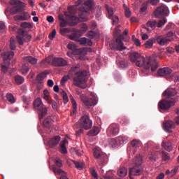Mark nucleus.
Instances as JSON below:
<instances>
[{
	"mask_svg": "<svg viewBox=\"0 0 179 179\" xmlns=\"http://www.w3.org/2000/svg\"><path fill=\"white\" fill-rule=\"evenodd\" d=\"M129 59L138 68H144V69H150L151 68L152 72L156 71L159 68V63L153 57H145L138 52H133L130 55Z\"/></svg>",
	"mask_w": 179,
	"mask_h": 179,
	"instance_id": "1",
	"label": "nucleus"
},
{
	"mask_svg": "<svg viewBox=\"0 0 179 179\" xmlns=\"http://www.w3.org/2000/svg\"><path fill=\"white\" fill-rule=\"evenodd\" d=\"M73 85L81 89L87 87V71L83 70L76 73L73 77Z\"/></svg>",
	"mask_w": 179,
	"mask_h": 179,
	"instance_id": "2",
	"label": "nucleus"
},
{
	"mask_svg": "<svg viewBox=\"0 0 179 179\" xmlns=\"http://www.w3.org/2000/svg\"><path fill=\"white\" fill-rule=\"evenodd\" d=\"M34 107L38 111L39 120H43L45 115H47L48 110L47 107L44 106L41 99L37 98L34 102Z\"/></svg>",
	"mask_w": 179,
	"mask_h": 179,
	"instance_id": "3",
	"label": "nucleus"
},
{
	"mask_svg": "<svg viewBox=\"0 0 179 179\" xmlns=\"http://www.w3.org/2000/svg\"><path fill=\"white\" fill-rule=\"evenodd\" d=\"M45 62H47V64L52 63V64L54 65L55 66H60V67L66 66V65H68V62L65 60V59L62 57L52 58L51 57H47L46 59L43 60L41 64L43 65V64H45Z\"/></svg>",
	"mask_w": 179,
	"mask_h": 179,
	"instance_id": "4",
	"label": "nucleus"
},
{
	"mask_svg": "<svg viewBox=\"0 0 179 179\" xmlns=\"http://www.w3.org/2000/svg\"><path fill=\"white\" fill-rule=\"evenodd\" d=\"M142 157H136L134 159V166L129 170V176H141L142 174Z\"/></svg>",
	"mask_w": 179,
	"mask_h": 179,
	"instance_id": "5",
	"label": "nucleus"
},
{
	"mask_svg": "<svg viewBox=\"0 0 179 179\" xmlns=\"http://www.w3.org/2000/svg\"><path fill=\"white\" fill-rule=\"evenodd\" d=\"M31 40V35L27 34L23 29H19L18 35L17 36V41L20 45H23L24 43H29Z\"/></svg>",
	"mask_w": 179,
	"mask_h": 179,
	"instance_id": "6",
	"label": "nucleus"
},
{
	"mask_svg": "<svg viewBox=\"0 0 179 179\" xmlns=\"http://www.w3.org/2000/svg\"><path fill=\"white\" fill-rule=\"evenodd\" d=\"M80 128H83L85 131H87L92 128L93 122L90 120V117L88 115H84L78 122Z\"/></svg>",
	"mask_w": 179,
	"mask_h": 179,
	"instance_id": "7",
	"label": "nucleus"
},
{
	"mask_svg": "<svg viewBox=\"0 0 179 179\" xmlns=\"http://www.w3.org/2000/svg\"><path fill=\"white\" fill-rule=\"evenodd\" d=\"M124 40V36L120 35L114 45H110L111 50H116V51H124V50H127V47L124 46V43L122 42Z\"/></svg>",
	"mask_w": 179,
	"mask_h": 179,
	"instance_id": "8",
	"label": "nucleus"
},
{
	"mask_svg": "<svg viewBox=\"0 0 179 179\" xmlns=\"http://www.w3.org/2000/svg\"><path fill=\"white\" fill-rule=\"evenodd\" d=\"M155 17H163V16H169V8L166 6L162 5L157 7L155 11Z\"/></svg>",
	"mask_w": 179,
	"mask_h": 179,
	"instance_id": "9",
	"label": "nucleus"
},
{
	"mask_svg": "<svg viewBox=\"0 0 179 179\" xmlns=\"http://www.w3.org/2000/svg\"><path fill=\"white\" fill-rule=\"evenodd\" d=\"M80 98L86 107L90 108L97 104V101L95 98H87L85 94H81Z\"/></svg>",
	"mask_w": 179,
	"mask_h": 179,
	"instance_id": "10",
	"label": "nucleus"
},
{
	"mask_svg": "<svg viewBox=\"0 0 179 179\" xmlns=\"http://www.w3.org/2000/svg\"><path fill=\"white\" fill-rule=\"evenodd\" d=\"M106 132L108 136H116L120 134V125L115 123L111 124L107 129Z\"/></svg>",
	"mask_w": 179,
	"mask_h": 179,
	"instance_id": "11",
	"label": "nucleus"
},
{
	"mask_svg": "<svg viewBox=\"0 0 179 179\" xmlns=\"http://www.w3.org/2000/svg\"><path fill=\"white\" fill-rule=\"evenodd\" d=\"M131 148H127V153H129V156H135V155H136V148L141 146V142L136 139H134L131 141Z\"/></svg>",
	"mask_w": 179,
	"mask_h": 179,
	"instance_id": "12",
	"label": "nucleus"
},
{
	"mask_svg": "<svg viewBox=\"0 0 179 179\" xmlns=\"http://www.w3.org/2000/svg\"><path fill=\"white\" fill-rule=\"evenodd\" d=\"M67 48L71 50V51H75L76 50V54H78V55H87V49H86V48L76 49V45H75L73 42H70L68 44Z\"/></svg>",
	"mask_w": 179,
	"mask_h": 179,
	"instance_id": "13",
	"label": "nucleus"
},
{
	"mask_svg": "<svg viewBox=\"0 0 179 179\" xmlns=\"http://www.w3.org/2000/svg\"><path fill=\"white\" fill-rule=\"evenodd\" d=\"M92 6H93V1L87 0L83 3V5L79 8V10L83 13H89V10L92 9Z\"/></svg>",
	"mask_w": 179,
	"mask_h": 179,
	"instance_id": "14",
	"label": "nucleus"
},
{
	"mask_svg": "<svg viewBox=\"0 0 179 179\" xmlns=\"http://www.w3.org/2000/svg\"><path fill=\"white\" fill-rule=\"evenodd\" d=\"M64 16L68 21V26L73 27L79 23V18L76 16L71 15L68 13H65Z\"/></svg>",
	"mask_w": 179,
	"mask_h": 179,
	"instance_id": "15",
	"label": "nucleus"
},
{
	"mask_svg": "<svg viewBox=\"0 0 179 179\" xmlns=\"http://www.w3.org/2000/svg\"><path fill=\"white\" fill-rule=\"evenodd\" d=\"M162 128L165 132L171 134V132H173V130L171 129H174V128H176V124L171 120H168L163 123Z\"/></svg>",
	"mask_w": 179,
	"mask_h": 179,
	"instance_id": "16",
	"label": "nucleus"
},
{
	"mask_svg": "<svg viewBox=\"0 0 179 179\" xmlns=\"http://www.w3.org/2000/svg\"><path fill=\"white\" fill-rule=\"evenodd\" d=\"M60 141H61V136H55L48 140V145L49 148L52 149L53 148H55V146L58 145V143H59Z\"/></svg>",
	"mask_w": 179,
	"mask_h": 179,
	"instance_id": "17",
	"label": "nucleus"
},
{
	"mask_svg": "<svg viewBox=\"0 0 179 179\" xmlns=\"http://www.w3.org/2000/svg\"><path fill=\"white\" fill-rule=\"evenodd\" d=\"M171 106H174V102L169 101L167 100H162L159 102L158 106L161 110H169Z\"/></svg>",
	"mask_w": 179,
	"mask_h": 179,
	"instance_id": "18",
	"label": "nucleus"
},
{
	"mask_svg": "<svg viewBox=\"0 0 179 179\" xmlns=\"http://www.w3.org/2000/svg\"><path fill=\"white\" fill-rule=\"evenodd\" d=\"M1 57L3 62H10V59L15 57V52L13 51L3 52L1 54Z\"/></svg>",
	"mask_w": 179,
	"mask_h": 179,
	"instance_id": "19",
	"label": "nucleus"
},
{
	"mask_svg": "<svg viewBox=\"0 0 179 179\" xmlns=\"http://www.w3.org/2000/svg\"><path fill=\"white\" fill-rule=\"evenodd\" d=\"M173 72V70L169 67H164L162 69H159L157 71V74L159 76H169Z\"/></svg>",
	"mask_w": 179,
	"mask_h": 179,
	"instance_id": "20",
	"label": "nucleus"
},
{
	"mask_svg": "<svg viewBox=\"0 0 179 179\" xmlns=\"http://www.w3.org/2000/svg\"><path fill=\"white\" fill-rule=\"evenodd\" d=\"M164 96L169 99L170 97H174L177 94V90L173 88H168L164 92Z\"/></svg>",
	"mask_w": 179,
	"mask_h": 179,
	"instance_id": "21",
	"label": "nucleus"
},
{
	"mask_svg": "<svg viewBox=\"0 0 179 179\" xmlns=\"http://www.w3.org/2000/svg\"><path fill=\"white\" fill-rule=\"evenodd\" d=\"M170 42H171V38L169 37L158 36L157 38V43H158L159 45H166V44Z\"/></svg>",
	"mask_w": 179,
	"mask_h": 179,
	"instance_id": "22",
	"label": "nucleus"
},
{
	"mask_svg": "<svg viewBox=\"0 0 179 179\" xmlns=\"http://www.w3.org/2000/svg\"><path fill=\"white\" fill-rule=\"evenodd\" d=\"M23 61L27 64H30L31 65H36L37 64V59L33 57L32 56H26L23 57Z\"/></svg>",
	"mask_w": 179,
	"mask_h": 179,
	"instance_id": "23",
	"label": "nucleus"
},
{
	"mask_svg": "<svg viewBox=\"0 0 179 179\" xmlns=\"http://www.w3.org/2000/svg\"><path fill=\"white\" fill-rule=\"evenodd\" d=\"M93 153L94 157H106L107 156L106 153L101 151V149L97 148L93 149Z\"/></svg>",
	"mask_w": 179,
	"mask_h": 179,
	"instance_id": "24",
	"label": "nucleus"
},
{
	"mask_svg": "<svg viewBox=\"0 0 179 179\" xmlns=\"http://www.w3.org/2000/svg\"><path fill=\"white\" fill-rule=\"evenodd\" d=\"M117 65L119 68L122 69H125V68H128L129 64L128 62L125 60V59H120L117 61Z\"/></svg>",
	"mask_w": 179,
	"mask_h": 179,
	"instance_id": "25",
	"label": "nucleus"
},
{
	"mask_svg": "<svg viewBox=\"0 0 179 179\" xmlns=\"http://www.w3.org/2000/svg\"><path fill=\"white\" fill-rule=\"evenodd\" d=\"M53 171L55 174H60L61 177L60 179H69L66 176L65 171H62L61 169H58L57 167H53Z\"/></svg>",
	"mask_w": 179,
	"mask_h": 179,
	"instance_id": "26",
	"label": "nucleus"
},
{
	"mask_svg": "<svg viewBox=\"0 0 179 179\" xmlns=\"http://www.w3.org/2000/svg\"><path fill=\"white\" fill-rule=\"evenodd\" d=\"M58 19L59 20L60 27H66L68 26V20H66V18L65 20V18L64 17V15L59 14Z\"/></svg>",
	"mask_w": 179,
	"mask_h": 179,
	"instance_id": "27",
	"label": "nucleus"
},
{
	"mask_svg": "<svg viewBox=\"0 0 179 179\" xmlns=\"http://www.w3.org/2000/svg\"><path fill=\"white\" fill-rule=\"evenodd\" d=\"M77 43H80V45H92V41L89 38H81L78 39V41Z\"/></svg>",
	"mask_w": 179,
	"mask_h": 179,
	"instance_id": "28",
	"label": "nucleus"
},
{
	"mask_svg": "<svg viewBox=\"0 0 179 179\" xmlns=\"http://www.w3.org/2000/svg\"><path fill=\"white\" fill-rule=\"evenodd\" d=\"M100 134V129L97 127H94L91 130L87 133L88 136H96Z\"/></svg>",
	"mask_w": 179,
	"mask_h": 179,
	"instance_id": "29",
	"label": "nucleus"
},
{
	"mask_svg": "<svg viewBox=\"0 0 179 179\" xmlns=\"http://www.w3.org/2000/svg\"><path fill=\"white\" fill-rule=\"evenodd\" d=\"M65 143H68V140L64 139L60 143V152L62 153L63 155H65L66 153H68V150H66V147H65Z\"/></svg>",
	"mask_w": 179,
	"mask_h": 179,
	"instance_id": "30",
	"label": "nucleus"
},
{
	"mask_svg": "<svg viewBox=\"0 0 179 179\" xmlns=\"http://www.w3.org/2000/svg\"><path fill=\"white\" fill-rule=\"evenodd\" d=\"M79 34H80V32H78V30H76L75 33L69 36V38L78 43L79 41V37H82V36H79Z\"/></svg>",
	"mask_w": 179,
	"mask_h": 179,
	"instance_id": "31",
	"label": "nucleus"
},
{
	"mask_svg": "<svg viewBox=\"0 0 179 179\" xmlns=\"http://www.w3.org/2000/svg\"><path fill=\"white\" fill-rule=\"evenodd\" d=\"M80 27L81 29L78 30V33H80V34H79V36H83L84 33H86V31L89 30V27H87V24H86L85 23L81 24L80 25Z\"/></svg>",
	"mask_w": 179,
	"mask_h": 179,
	"instance_id": "32",
	"label": "nucleus"
},
{
	"mask_svg": "<svg viewBox=\"0 0 179 179\" xmlns=\"http://www.w3.org/2000/svg\"><path fill=\"white\" fill-rule=\"evenodd\" d=\"M71 101L72 103L73 112L71 113V115L75 114L78 111V103H76V101L73 99V96H70Z\"/></svg>",
	"mask_w": 179,
	"mask_h": 179,
	"instance_id": "33",
	"label": "nucleus"
},
{
	"mask_svg": "<svg viewBox=\"0 0 179 179\" xmlns=\"http://www.w3.org/2000/svg\"><path fill=\"white\" fill-rule=\"evenodd\" d=\"M155 43H156L155 38H150L144 43V47L145 48H152Z\"/></svg>",
	"mask_w": 179,
	"mask_h": 179,
	"instance_id": "34",
	"label": "nucleus"
},
{
	"mask_svg": "<svg viewBox=\"0 0 179 179\" xmlns=\"http://www.w3.org/2000/svg\"><path fill=\"white\" fill-rule=\"evenodd\" d=\"M52 126V120L50 119V117H48L43 121V127H45V128H47L48 129H50V128H51Z\"/></svg>",
	"mask_w": 179,
	"mask_h": 179,
	"instance_id": "35",
	"label": "nucleus"
},
{
	"mask_svg": "<svg viewBox=\"0 0 179 179\" xmlns=\"http://www.w3.org/2000/svg\"><path fill=\"white\" fill-rule=\"evenodd\" d=\"M10 65V62H3V63L1 64V72L6 73L8 72V69H9Z\"/></svg>",
	"mask_w": 179,
	"mask_h": 179,
	"instance_id": "36",
	"label": "nucleus"
},
{
	"mask_svg": "<svg viewBox=\"0 0 179 179\" xmlns=\"http://www.w3.org/2000/svg\"><path fill=\"white\" fill-rule=\"evenodd\" d=\"M162 148H164L167 152H171L173 150V145L169 142H162Z\"/></svg>",
	"mask_w": 179,
	"mask_h": 179,
	"instance_id": "37",
	"label": "nucleus"
},
{
	"mask_svg": "<svg viewBox=\"0 0 179 179\" xmlns=\"http://www.w3.org/2000/svg\"><path fill=\"white\" fill-rule=\"evenodd\" d=\"M117 174L120 177H125L127 176V174H128V171L127 170V168L122 167L118 170Z\"/></svg>",
	"mask_w": 179,
	"mask_h": 179,
	"instance_id": "38",
	"label": "nucleus"
},
{
	"mask_svg": "<svg viewBox=\"0 0 179 179\" xmlns=\"http://www.w3.org/2000/svg\"><path fill=\"white\" fill-rule=\"evenodd\" d=\"M29 71H30V67L28 64H23L20 69V72L22 75H27Z\"/></svg>",
	"mask_w": 179,
	"mask_h": 179,
	"instance_id": "39",
	"label": "nucleus"
},
{
	"mask_svg": "<svg viewBox=\"0 0 179 179\" xmlns=\"http://www.w3.org/2000/svg\"><path fill=\"white\" fill-rule=\"evenodd\" d=\"M82 3H83V0H77V1L76 2V5L69 7V10L70 13H73V11L72 10H73L75 8L79 6V5H82Z\"/></svg>",
	"mask_w": 179,
	"mask_h": 179,
	"instance_id": "40",
	"label": "nucleus"
},
{
	"mask_svg": "<svg viewBox=\"0 0 179 179\" xmlns=\"http://www.w3.org/2000/svg\"><path fill=\"white\" fill-rule=\"evenodd\" d=\"M73 164L76 169H78V170H83L85 169V165L83 162H80L78 161H73Z\"/></svg>",
	"mask_w": 179,
	"mask_h": 179,
	"instance_id": "41",
	"label": "nucleus"
},
{
	"mask_svg": "<svg viewBox=\"0 0 179 179\" xmlns=\"http://www.w3.org/2000/svg\"><path fill=\"white\" fill-rule=\"evenodd\" d=\"M6 99L8 100V101L9 103H10L11 104H13V103H15L16 99H15V96H13V94L8 93L6 95Z\"/></svg>",
	"mask_w": 179,
	"mask_h": 179,
	"instance_id": "42",
	"label": "nucleus"
},
{
	"mask_svg": "<svg viewBox=\"0 0 179 179\" xmlns=\"http://www.w3.org/2000/svg\"><path fill=\"white\" fill-rule=\"evenodd\" d=\"M15 80L17 85H22L24 83V78L22 77V76H15Z\"/></svg>",
	"mask_w": 179,
	"mask_h": 179,
	"instance_id": "43",
	"label": "nucleus"
},
{
	"mask_svg": "<svg viewBox=\"0 0 179 179\" xmlns=\"http://www.w3.org/2000/svg\"><path fill=\"white\" fill-rule=\"evenodd\" d=\"M105 7L108 12V17L111 19V17H113V15H114V10L113 9V8L110 7L108 5H106Z\"/></svg>",
	"mask_w": 179,
	"mask_h": 179,
	"instance_id": "44",
	"label": "nucleus"
},
{
	"mask_svg": "<svg viewBox=\"0 0 179 179\" xmlns=\"http://www.w3.org/2000/svg\"><path fill=\"white\" fill-rule=\"evenodd\" d=\"M148 27H150L152 30H155L156 29V26H157V22L156 21H148L147 22Z\"/></svg>",
	"mask_w": 179,
	"mask_h": 179,
	"instance_id": "45",
	"label": "nucleus"
},
{
	"mask_svg": "<svg viewBox=\"0 0 179 179\" xmlns=\"http://www.w3.org/2000/svg\"><path fill=\"white\" fill-rule=\"evenodd\" d=\"M45 78H47V73L42 72L37 76L36 80H38V82H41L42 80H44Z\"/></svg>",
	"mask_w": 179,
	"mask_h": 179,
	"instance_id": "46",
	"label": "nucleus"
},
{
	"mask_svg": "<svg viewBox=\"0 0 179 179\" xmlns=\"http://www.w3.org/2000/svg\"><path fill=\"white\" fill-rule=\"evenodd\" d=\"M17 12H22L21 8H18L17 6H14L10 9V15H16Z\"/></svg>",
	"mask_w": 179,
	"mask_h": 179,
	"instance_id": "47",
	"label": "nucleus"
},
{
	"mask_svg": "<svg viewBox=\"0 0 179 179\" xmlns=\"http://www.w3.org/2000/svg\"><path fill=\"white\" fill-rule=\"evenodd\" d=\"M117 139L121 145H122V143H127L128 142L127 136H120L117 137Z\"/></svg>",
	"mask_w": 179,
	"mask_h": 179,
	"instance_id": "48",
	"label": "nucleus"
},
{
	"mask_svg": "<svg viewBox=\"0 0 179 179\" xmlns=\"http://www.w3.org/2000/svg\"><path fill=\"white\" fill-rule=\"evenodd\" d=\"M71 31H72V30H71L70 28H62L60 29V34H62V36H65L66 34H68V33H71Z\"/></svg>",
	"mask_w": 179,
	"mask_h": 179,
	"instance_id": "49",
	"label": "nucleus"
},
{
	"mask_svg": "<svg viewBox=\"0 0 179 179\" xmlns=\"http://www.w3.org/2000/svg\"><path fill=\"white\" fill-rule=\"evenodd\" d=\"M10 50H12L13 51L16 50V45L13 38H10Z\"/></svg>",
	"mask_w": 179,
	"mask_h": 179,
	"instance_id": "50",
	"label": "nucleus"
},
{
	"mask_svg": "<svg viewBox=\"0 0 179 179\" xmlns=\"http://www.w3.org/2000/svg\"><path fill=\"white\" fill-rule=\"evenodd\" d=\"M123 6L124 8V15L126 17H131V10L128 8V6H127L126 4H124Z\"/></svg>",
	"mask_w": 179,
	"mask_h": 179,
	"instance_id": "51",
	"label": "nucleus"
},
{
	"mask_svg": "<svg viewBox=\"0 0 179 179\" xmlns=\"http://www.w3.org/2000/svg\"><path fill=\"white\" fill-rule=\"evenodd\" d=\"M61 94L62 96L64 104H66V103L69 101V99H68V94H66V92H65L64 90L61 92Z\"/></svg>",
	"mask_w": 179,
	"mask_h": 179,
	"instance_id": "52",
	"label": "nucleus"
},
{
	"mask_svg": "<svg viewBox=\"0 0 179 179\" xmlns=\"http://www.w3.org/2000/svg\"><path fill=\"white\" fill-rule=\"evenodd\" d=\"M21 27H23L24 29H31L33 27V25H31V23L30 22H22L20 24Z\"/></svg>",
	"mask_w": 179,
	"mask_h": 179,
	"instance_id": "53",
	"label": "nucleus"
},
{
	"mask_svg": "<svg viewBox=\"0 0 179 179\" xmlns=\"http://www.w3.org/2000/svg\"><path fill=\"white\" fill-rule=\"evenodd\" d=\"M131 38H132V41L134 43L135 45H136V47L141 46V41L139 39L136 38L135 35H133L131 36Z\"/></svg>",
	"mask_w": 179,
	"mask_h": 179,
	"instance_id": "54",
	"label": "nucleus"
},
{
	"mask_svg": "<svg viewBox=\"0 0 179 179\" xmlns=\"http://www.w3.org/2000/svg\"><path fill=\"white\" fill-rule=\"evenodd\" d=\"M69 79H70L69 75L64 76L61 80L62 86H64L65 83L68 82V80H69Z\"/></svg>",
	"mask_w": 179,
	"mask_h": 179,
	"instance_id": "55",
	"label": "nucleus"
},
{
	"mask_svg": "<svg viewBox=\"0 0 179 179\" xmlns=\"http://www.w3.org/2000/svg\"><path fill=\"white\" fill-rule=\"evenodd\" d=\"M109 145L112 147V148H116V146L118 145L117 143V140H115V138H110L109 139Z\"/></svg>",
	"mask_w": 179,
	"mask_h": 179,
	"instance_id": "56",
	"label": "nucleus"
},
{
	"mask_svg": "<svg viewBox=\"0 0 179 179\" xmlns=\"http://www.w3.org/2000/svg\"><path fill=\"white\" fill-rule=\"evenodd\" d=\"M87 36L88 37V38H90L92 40L96 37V32H94V31H89L87 33Z\"/></svg>",
	"mask_w": 179,
	"mask_h": 179,
	"instance_id": "57",
	"label": "nucleus"
},
{
	"mask_svg": "<svg viewBox=\"0 0 179 179\" xmlns=\"http://www.w3.org/2000/svg\"><path fill=\"white\" fill-rule=\"evenodd\" d=\"M90 173L93 179H99V175L94 169H91Z\"/></svg>",
	"mask_w": 179,
	"mask_h": 179,
	"instance_id": "58",
	"label": "nucleus"
},
{
	"mask_svg": "<svg viewBox=\"0 0 179 179\" xmlns=\"http://www.w3.org/2000/svg\"><path fill=\"white\" fill-rule=\"evenodd\" d=\"M43 99L46 101H48V97H50V92H48V90H45L43 91Z\"/></svg>",
	"mask_w": 179,
	"mask_h": 179,
	"instance_id": "59",
	"label": "nucleus"
},
{
	"mask_svg": "<svg viewBox=\"0 0 179 179\" xmlns=\"http://www.w3.org/2000/svg\"><path fill=\"white\" fill-rule=\"evenodd\" d=\"M6 29V26L5 25V22L3 21H0V33H3Z\"/></svg>",
	"mask_w": 179,
	"mask_h": 179,
	"instance_id": "60",
	"label": "nucleus"
},
{
	"mask_svg": "<svg viewBox=\"0 0 179 179\" xmlns=\"http://www.w3.org/2000/svg\"><path fill=\"white\" fill-rule=\"evenodd\" d=\"M166 23H167V20L164 18V20H159L157 26V27H162Z\"/></svg>",
	"mask_w": 179,
	"mask_h": 179,
	"instance_id": "61",
	"label": "nucleus"
},
{
	"mask_svg": "<svg viewBox=\"0 0 179 179\" xmlns=\"http://www.w3.org/2000/svg\"><path fill=\"white\" fill-rule=\"evenodd\" d=\"M55 36H57V30L53 29L52 32L49 34L50 40H54V38H55Z\"/></svg>",
	"mask_w": 179,
	"mask_h": 179,
	"instance_id": "62",
	"label": "nucleus"
},
{
	"mask_svg": "<svg viewBox=\"0 0 179 179\" xmlns=\"http://www.w3.org/2000/svg\"><path fill=\"white\" fill-rule=\"evenodd\" d=\"M119 122L120 124H128V119L125 116L119 118Z\"/></svg>",
	"mask_w": 179,
	"mask_h": 179,
	"instance_id": "63",
	"label": "nucleus"
},
{
	"mask_svg": "<svg viewBox=\"0 0 179 179\" xmlns=\"http://www.w3.org/2000/svg\"><path fill=\"white\" fill-rule=\"evenodd\" d=\"M55 164L56 166H57V167H62L63 166L62 161H61L59 158H55Z\"/></svg>",
	"mask_w": 179,
	"mask_h": 179,
	"instance_id": "64",
	"label": "nucleus"
}]
</instances>
